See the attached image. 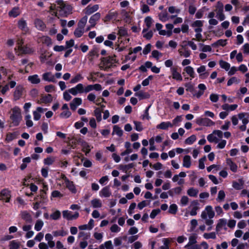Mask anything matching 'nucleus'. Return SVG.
Wrapping results in <instances>:
<instances>
[{"instance_id":"680f3d73","label":"nucleus","mask_w":249,"mask_h":249,"mask_svg":"<svg viewBox=\"0 0 249 249\" xmlns=\"http://www.w3.org/2000/svg\"><path fill=\"white\" fill-rule=\"evenodd\" d=\"M159 18L162 21H165L167 19V13L166 11L160 13L159 15Z\"/></svg>"},{"instance_id":"2eb2a0df","label":"nucleus","mask_w":249,"mask_h":249,"mask_svg":"<svg viewBox=\"0 0 249 249\" xmlns=\"http://www.w3.org/2000/svg\"><path fill=\"white\" fill-rule=\"evenodd\" d=\"M101 18L100 13L97 12L92 15L89 18V22L90 24V27H94L96 22Z\"/></svg>"},{"instance_id":"4be33fe9","label":"nucleus","mask_w":249,"mask_h":249,"mask_svg":"<svg viewBox=\"0 0 249 249\" xmlns=\"http://www.w3.org/2000/svg\"><path fill=\"white\" fill-rule=\"evenodd\" d=\"M18 26L19 29L23 31L27 32L28 30L26 21L23 18H21L18 21Z\"/></svg>"},{"instance_id":"72a5a7b5","label":"nucleus","mask_w":249,"mask_h":249,"mask_svg":"<svg viewBox=\"0 0 249 249\" xmlns=\"http://www.w3.org/2000/svg\"><path fill=\"white\" fill-rule=\"evenodd\" d=\"M135 96H137L140 100L149 98L150 97V95L148 93L144 92L142 91H140L136 93Z\"/></svg>"},{"instance_id":"7c9ffc66","label":"nucleus","mask_w":249,"mask_h":249,"mask_svg":"<svg viewBox=\"0 0 249 249\" xmlns=\"http://www.w3.org/2000/svg\"><path fill=\"white\" fill-rule=\"evenodd\" d=\"M191 165V157L188 155L185 156L183 160V166L189 168Z\"/></svg>"},{"instance_id":"6ab92c4d","label":"nucleus","mask_w":249,"mask_h":249,"mask_svg":"<svg viewBox=\"0 0 249 249\" xmlns=\"http://www.w3.org/2000/svg\"><path fill=\"white\" fill-rule=\"evenodd\" d=\"M226 163L229 166L230 170L234 173L237 171L238 166L235 163L232 161L231 159H227L226 160Z\"/></svg>"},{"instance_id":"e2e57ef3","label":"nucleus","mask_w":249,"mask_h":249,"mask_svg":"<svg viewBox=\"0 0 249 249\" xmlns=\"http://www.w3.org/2000/svg\"><path fill=\"white\" fill-rule=\"evenodd\" d=\"M160 210L159 209L152 210L150 214V218L154 219L159 213H160Z\"/></svg>"},{"instance_id":"2f4dec72","label":"nucleus","mask_w":249,"mask_h":249,"mask_svg":"<svg viewBox=\"0 0 249 249\" xmlns=\"http://www.w3.org/2000/svg\"><path fill=\"white\" fill-rule=\"evenodd\" d=\"M20 14L19 8L18 7H14L8 13L10 17L15 18Z\"/></svg>"},{"instance_id":"37998d69","label":"nucleus","mask_w":249,"mask_h":249,"mask_svg":"<svg viewBox=\"0 0 249 249\" xmlns=\"http://www.w3.org/2000/svg\"><path fill=\"white\" fill-rule=\"evenodd\" d=\"M203 236L206 239H214L216 237V234L214 232H211L210 233H205L203 235Z\"/></svg>"},{"instance_id":"c03bdc74","label":"nucleus","mask_w":249,"mask_h":249,"mask_svg":"<svg viewBox=\"0 0 249 249\" xmlns=\"http://www.w3.org/2000/svg\"><path fill=\"white\" fill-rule=\"evenodd\" d=\"M61 216L60 212L58 210L55 211L54 213L50 215V217L54 220H58Z\"/></svg>"},{"instance_id":"338daca9","label":"nucleus","mask_w":249,"mask_h":249,"mask_svg":"<svg viewBox=\"0 0 249 249\" xmlns=\"http://www.w3.org/2000/svg\"><path fill=\"white\" fill-rule=\"evenodd\" d=\"M226 143L227 142L226 140H222L218 142L216 147L219 149H223L225 147Z\"/></svg>"},{"instance_id":"a211bd4d","label":"nucleus","mask_w":249,"mask_h":249,"mask_svg":"<svg viewBox=\"0 0 249 249\" xmlns=\"http://www.w3.org/2000/svg\"><path fill=\"white\" fill-rule=\"evenodd\" d=\"M21 217L26 222L31 223L33 221L32 215L27 211H23L20 213Z\"/></svg>"},{"instance_id":"412c9836","label":"nucleus","mask_w":249,"mask_h":249,"mask_svg":"<svg viewBox=\"0 0 249 249\" xmlns=\"http://www.w3.org/2000/svg\"><path fill=\"white\" fill-rule=\"evenodd\" d=\"M42 78L45 81L55 82L54 76L51 72H47L42 75Z\"/></svg>"},{"instance_id":"79ce46f5","label":"nucleus","mask_w":249,"mask_h":249,"mask_svg":"<svg viewBox=\"0 0 249 249\" xmlns=\"http://www.w3.org/2000/svg\"><path fill=\"white\" fill-rule=\"evenodd\" d=\"M82 150L87 155L90 151V145L86 142H83L82 144Z\"/></svg>"},{"instance_id":"bb28decb","label":"nucleus","mask_w":249,"mask_h":249,"mask_svg":"<svg viewBox=\"0 0 249 249\" xmlns=\"http://www.w3.org/2000/svg\"><path fill=\"white\" fill-rule=\"evenodd\" d=\"M18 50L22 53L24 54H31L33 53L34 50L27 46H20L18 48Z\"/></svg>"},{"instance_id":"c85d7f7f","label":"nucleus","mask_w":249,"mask_h":249,"mask_svg":"<svg viewBox=\"0 0 249 249\" xmlns=\"http://www.w3.org/2000/svg\"><path fill=\"white\" fill-rule=\"evenodd\" d=\"M227 224V220L224 218L220 219L216 227V231H219L222 227L225 226Z\"/></svg>"},{"instance_id":"c756f323","label":"nucleus","mask_w":249,"mask_h":249,"mask_svg":"<svg viewBox=\"0 0 249 249\" xmlns=\"http://www.w3.org/2000/svg\"><path fill=\"white\" fill-rule=\"evenodd\" d=\"M28 80L33 84H37L40 83V79L38 77V76L36 74L29 76L28 78Z\"/></svg>"},{"instance_id":"a878e982","label":"nucleus","mask_w":249,"mask_h":249,"mask_svg":"<svg viewBox=\"0 0 249 249\" xmlns=\"http://www.w3.org/2000/svg\"><path fill=\"white\" fill-rule=\"evenodd\" d=\"M172 77L177 80L181 81L182 79L181 74L177 71V69L176 68H172L171 69Z\"/></svg>"},{"instance_id":"393cba45","label":"nucleus","mask_w":249,"mask_h":249,"mask_svg":"<svg viewBox=\"0 0 249 249\" xmlns=\"http://www.w3.org/2000/svg\"><path fill=\"white\" fill-rule=\"evenodd\" d=\"M91 205L93 208H100L102 206V201L99 198H93L90 201Z\"/></svg>"},{"instance_id":"052dcab7","label":"nucleus","mask_w":249,"mask_h":249,"mask_svg":"<svg viewBox=\"0 0 249 249\" xmlns=\"http://www.w3.org/2000/svg\"><path fill=\"white\" fill-rule=\"evenodd\" d=\"M216 13L217 17L221 21H222L225 19V17L223 14V10L216 11Z\"/></svg>"},{"instance_id":"a19ab883","label":"nucleus","mask_w":249,"mask_h":249,"mask_svg":"<svg viewBox=\"0 0 249 249\" xmlns=\"http://www.w3.org/2000/svg\"><path fill=\"white\" fill-rule=\"evenodd\" d=\"M184 71L186 73L189 74L192 78L195 77V72L193 68L191 66H187L184 69Z\"/></svg>"},{"instance_id":"f3484780","label":"nucleus","mask_w":249,"mask_h":249,"mask_svg":"<svg viewBox=\"0 0 249 249\" xmlns=\"http://www.w3.org/2000/svg\"><path fill=\"white\" fill-rule=\"evenodd\" d=\"M197 72L199 73V77L201 79L206 78L209 75V73L206 72V67L203 65L197 69Z\"/></svg>"},{"instance_id":"cd10ccee","label":"nucleus","mask_w":249,"mask_h":249,"mask_svg":"<svg viewBox=\"0 0 249 249\" xmlns=\"http://www.w3.org/2000/svg\"><path fill=\"white\" fill-rule=\"evenodd\" d=\"M117 15V13L116 12L109 11V13L106 16L104 19L105 22H107L110 20L116 18Z\"/></svg>"},{"instance_id":"603ef678","label":"nucleus","mask_w":249,"mask_h":249,"mask_svg":"<svg viewBox=\"0 0 249 249\" xmlns=\"http://www.w3.org/2000/svg\"><path fill=\"white\" fill-rule=\"evenodd\" d=\"M227 39H219L212 44L213 46H224L227 44Z\"/></svg>"},{"instance_id":"9b49d317","label":"nucleus","mask_w":249,"mask_h":249,"mask_svg":"<svg viewBox=\"0 0 249 249\" xmlns=\"http://www.w3.org/2000/svg\"><path fill=\"white\" fill-rule=\"evenodd\" d=\"M99 6L98 4H95L92 6L89 5L85 8L84 12L86 16L87 15H90L96 12L99 9Z\"/></svg>"},{"instance_id":"4c0bfd02","label":"nucleus","mask_w":249,"mask_h":249,"mask_svg":"<svg viewBox=\"0 0 249 249\" xmlns=\"http://www.w3.org/2000/svg\"><path fill=\"white\" fill-rule=\"evenodd\" d=\"M171 239L169 238L162 239V243L163 245L160 247V249H169V245L171 243Z\"/></svg>"},{"instance_id":"f257e3e1","label":"nucleus","mask_w":249,"mask_h":249,"mask_svg":"<svg viewBox=\"0 0 249 249\" xmlns=\"http://www.w3.org/2000/svg\"><path fill=\"white\" fill-rule=\"evenodd\" d=\"M87 20V16H85L79 21L78 23V27L75 29L74 32V35L76 37H80L83 35L84 27L86 24Z\"/></svg>"},{"instance_id":"de8ad7c7","label":"nucleus","mask_w":249,"mask_h":249,"mask_svg":"<svg viewBox=\"0 0 249 249\" xmlns=\"http://www.w3.org/2000/svg\"><path fill=\"white\" fill-rule=\"evenodd\" d=\"M55 160V158L49 157L43 160L44 163L45 165H51L53 164Z\"/></svg>"},{"instance_id":"dca6fc26","label":"nucleus","mask_w":249,"mask_h":249,"mask_svg":"<svg viewBox=\"0 0 249 249\" xmlns=\"http://www.w3.org/2000/svg\"><path fill=\"white\" fill-rule=\"evenodd\" d=\"M34 24L36 28L39 31H43L46 28L45 24L39 18L35 19Z\"/></svg>"},{"instance_id":"c9c22d12","label":"nucleus","mask_w":249,"mask_h":249,"mask_svg":"<svg viewBox=\"0 0 249 249\" xmlns=\"http://www.w3.org/2000/svg\"><path fill=\"white\" fill-rule=\"evenodd\" d=\"M186 1H188L190 4L189 7V13L191 15L194 14L196 10V7L193 5L194 0H186Z\"/></svg>"},{"instance_id":"e433bc0d","label":"nucleus","mask_w":249,"mask_h":249,"mask_svg":"<svg viewBox=\"0 0 249 249\" xmlns=\"http://www.w3.org/2000/svg\"><path fill=\"white\" fill-rule=\"evenodd\" d=\"M90 237V234L89 232H86L84 231H80L78 237L79 238H82L83 240L86 241L89 239Z\"/></svg>"},{"instance_id":"ddd939ff","label":"nucleus","mask_w":249,"mask_h":249,"mask_svg":"<svg viewBox=\"0 0 249 249\" xmlns=\"http://www.w3.org/2000/svg\"><path fill=\"white\" fill-rule=\"evenodd\" d=\"M10 196V191L7 189L2 190L0 193V199L3 200L6 202H9Z\"/></svg>"},{"instance_id":"f704fd0d","label":"nucleus","mask_w":249,"mask_h":249,"mask_svg":"<svg viewBox=\"0 0 249 249\" xmlns=\"http://www.w3.org/2000/svg\"><path fill=\"white\" fill-rule=\"evenodd\" d=\"M44 226V222L41 219H38L36 222L35 224L34 229L36 231H40Z\"/></svg>"},{"instance_id":"f8f14e48","label":"nucleus","mask_w":249,"mask_h":249,"mask_svg":"<svg viewBox=\"0 0 249 249\" xmlns=\"http://www.w3.org/2000/svg\"><path fill=\"white\" fill-rule=\"evenodd\" d=\"M111 195V191L109 186L103 188L99 192V196L101 197H109Z\"/></svg>"},{"instance_id":"f03ea898","label":"nucleus","mask_w":249,"mask_h":249,"mask_svg":"<svg viewBox=\"0 0 249 249\" xmlns=\"http://www.w3.org/2000/svg\"><path fill=\"white\" fill-rule=\"evenodd\" d=\"M56 3L58 5L57 8H59V12H61L62 15L66 16L71 13L72 10L71 7L68 4H66L63 0H57Z\"/></svg>"},{"instance_id":"1a4fd4ad","label":"nucleus","mask_w":249,"mask_h":249,"mask_svg":"<svg viewBox=\"0 0 249 249\" xmlns=\"http://www.w3.org/2000/svg\"><path fill=\"white\" fill-rule=\"evenodd\" d=\"M115 56V55H114L113 56H108L107 57L102 58L100 67L102 69L104 66L107 67L108 64H112L116 62V59L114 58Z\"/></svg>"},{"instance_id":"6e6552de","label":"nucleus","mask_w":249,"mask_h":249,"mask_svg":"<svg viewBox=\"0 0 249 249\" xmlns=\"http://www.w3.org/2000/svg\"><path fill=\"white\" fill-rule=\"evenodd\" d=\"M199 203L196 200L191 202L189 208L191 209L189 214L191 216H195L197 214V211L199 209Z\"/></svg>"},{"instance_id":"a18cd8bd","label":"nucleus","mask_w":249,"mask_h":249,"mask_svg":"<svg viewBox=\"0 0 249 249\" xmlns=\"http://www.w3.org/2000/svg\"><path fill=\"white\" fill-rule=\"evenodd\" d=\"M112 134H116L119 136H121L123 134V130L118 126V125H114Z\"/></svg>"},{"instance_id":"5701e85b","label":"nucleus","mask_w":249,"mask_h":249,"mask_svg":"<svg viewBox=\"0 0 249 249\" xmlns=\"http://www.w3.org/2000/svg\"><path fill=\"white\" fill-rule=\"evenodd\" d=\"M238 118L242 121L244 124H247L249 123V114L246 113H241L238 115Z\"/></svg>"},{"instance_id":"0e129e2a","label":"nucleus","mask_w":249,"mask_h":249,"mask_svg":"<svg viewBox=\"0 0 249 249\" xmlns=\"http://www.w3.org/2000/svg\"><path fill=\"white\" fill-rule=\"evenodd\" d=\"M197 123L202 124H212V122L210 119L205 118L201 119L198 120Z\"/></svg>"},{"instance_id":"20e7f679","label":"nucleus","mask_w":249,"mask_h":249,"mask_svg":"<svg viewBox=\"0 0 249 249\" xmlns=\"http://www.w3.org/2000/svg\"><path fill=\"white\" fill-rule=\"evenodd\" d=\"M223 133L220 130H214L207 136V140L210 142L217 143L223 137Z\"/></svg>"},{"instance_id":"774afa93","label":"nucleus","mask_w":249,"mask_h":249,"mask_svg":"<svg viewBox=\"0 0 249 249\" xmlns=\"http://www.w3.org/2000/svg\"><path fill=\"white\" fill-rule=\"evenodd\" d=\"M104 245L106 249H113V246L110 240L105 242Z\"/></svg>"},{"instance_id":"423d86ee","label":"nucleus","mask_w":249,"mask_h":249,"mask_svg":"<svg viewBox=\"0 0 249 249\" xmlns=\"http://www.w3.org/2000/svg\"><path fill=\"white\" fill-rule=\"evenodd\" d=\"M214 216V212L211 206H207L204 210L201 212V217L202 219H206L208 217L213 218Z\"/></svg>"},{"instance_id":"9d476101","label":"nucleus","mask_w":249,"mask_h":249,"mask_svg":"<svg viewBox=\"0 0 249 249\" xmlns=\"http://www.w3.org/2000/svg\"><path fill=\"white\" fill-rule=\"evenodd\" d=\"M68 91L73 95H76L78 93L84 92V87L83 84H78L75 87L69 89Z\"/></svg>"},{"instance_id":"0eeeda50","label":"nucleus","mask_w":249,"mask_h":249,"mask_svg":"<svg viewBox=\"0 0 249 249\" xmlns=\"http://www.w3.org/2000/svg\"><path fill=\"white\" fill-rule=\"evenodd\" d=\"M62 215L64 218L68 220H72L76 219L79 216V213L77 212L73 213L72 212L65 210L62 212Z\"/></svg>"},{"instance_id":"7ed1b4c3","label":"nucleus","mask_w":249,"mask_h":249,"mask_svg":"<svg viewBox=\"0 0 249 249\" xmlns=\"http://www.w3.org/2000/svg\"><path fill=\"white\" fill-rule=\"evenodd\" d=\"M10 119L12 120V123L19 124L20 123L22 116L20 109L19 107H16L12 109Z\"/></svg>"},{"instance_id":"4468645a","label":"nucleus","mask_w":249,"mask_h":249,"mask_svg":"<svg viewBox=\"0 0 249 249\" xmlns=\"http://www.w3.org/2000/svg\"><path fill=\"white\" fill-rule=\"evenodd\" d=\"M24 88L22 86H18L14 92V98L15 100H18L22 96Z\"/></svg>"},{"instance_id":"49530a36","label":"nucleus","mask_w":249,"mask_h":249,"mask_svg":"<svg viewBox=\"0 0 249 249\" xmlns=\"http://www.w3.org/2000/svg\"><path fill=\"white\" fill-rule=\"evenodd\" d=\"M219 65L222 68L224 69L226 71H228L230 68V64L222 60L219 61Z\"/></svg>"},{"instance_id":"8fccbe9b","label":"nucleus","mask_w":249,"mask_h":249,"mask_svg":"<svg viewBox=\"0 0 249 249\" xmlns=\"http://www.w3.org/2000/svg\"><path fill=\"white\" fill-rule=\"evenodd\" d=\"M41 100L42 103L46 104L51 102L53 100V97L51 94H48L45 96L42 97Z\"/></svg>"},{"instance_id":"aec40b11","label":"nucleus","mask_w":249,"mask_h":249,"mask_svg":"<svg viewBox=\"0 0 249 249\" xmlns=\"http://www.w3.org/2000/svg\"><path fill=\"white\" fill-rule=\"evenodd\" d=\"M82 104V100L80 98H75L70 103V107L71 109L75 110L78 106Z\"/></svg>"},{"instance_id":"69168bd1","label":"nucleus","mask_w":249,"mask_h":249,"mask_svg":"<svg viewBox=\"0 0 249 249\" xmlns=\"http://www.w3.org/2000/svg\"><path fill=\"white\" fill-rule=\"evenodd\" d=\"M144 22L146 24V25L148 28H149L152 23V19L150 17H147L145 19Z\"/></svg>"},{"instance_id":"ea45409f","label":"nucleus","mask_w":249,"mask_h":249,"mask_svg":"<svg viewBox=\"0 0 249 249\" xmlns=\"http://www.w3.org/2000/svg\"><path fill=\"white\" fill-rule=\"evenodd\" d=\"M20 243L17 240H12L10 242V249H18L19 248Z\"/></svg>"},{"instance_id":"b1692460","label":"nucleus","mask_w":249,"mask_h":249,"mask_svg":"<svg viewBox=\"0 0 249 249\" xmlns=\"http://www.w3.org/2000/svg\"><path fill=\"white\" fill-rule=\"evenodd\" d=\"M197 236L195 233L192 234L189 237V242L187 245L185 246V248H189L191 245H195L197 242L196 241Z\"/></svg>"},{"instance_id":"473e14b6","label":"nucleus","mask_w":249,"mask_h":249,"mask_svg":"<svg viewBox=\"0 0 249 249\" xmlns=\"http://www.w3.org/2000/svg\"><path fill=\"white\" fill-rule=\"evenodd\" d=\"M199 192L198 189L194 188L193 187L189 188L187 191V195L191 197H196Z\"/></svg>"},{"instance_id":"864d4df0","label":"nucleus","mask_w":249,"mask_h":249,"mask_svg":"<svg viewBox=\"0 0 249 249\" xmlns=\"http://www.w3.org/2000/svg\"><path fill=\"white\" fill-rule=\"evenodd\" d=\"M179 177L178 175H175L172 178L173 182H177L178 185H181L184 183V180L183 179H179Z\"/></svg>"},{"instance_id":"5fc2aeb1","label":"nucleus","mask_w":249,"mask_h":249,"mask_svg":"<svg viewBox=\"0 0 249 249\" xmlns=\"http://www.w3.org/2000/svg\"><path fill=\"white\" fill-rule=\"evenodd\" d=\"M178 210V206L175 204H171L169 207V213L171 214H176Z\"/></svg>"},{"instance_id":"58836bf2","label":"nucleus","mask_w":249,"mask_h":249,"mask_svg":"<svg viewBox=\"0 0 249 249\" xmlns=\"http://www.w3.org/2000/svg\"><path fill=\"white\" fill-rule=\"evenodd\" d=\"M52 233H53V235L55 237H57V236H64L68 234L67 232L66 231H64L63 230L53 231Z\"/></svg>"},{"instance_id":"6e6d98bb","label":"nucleus","mask_w":249,"mask_h":249,"mask_svg":"<svg viewBox=\"0 0 249 249\" xmlns=\"http://www.w3.org/2000/svg\"><path fill=\"white\" fill-rule=\"evenodd\" d=\"M197 224H198V222H197V220H196L195 219H192L190 221V231H194V230H195L196 227V226L197 225Z\"/></svg>"},{"instance_id":"39448f33","label":"nucleus","mask_w":249,"mask_h":249,"mask_svg":"<svg viewBox=\"0 0 249 249\" xmlns=\"http://www.w3.org/2000/svg\"><path fill=\"white\" fill-rule=\"evenodd\" d=\"M61 178L63 181L67 188H68L72 193L75 194L76 192V189L73 182L70 180L64 175H61Z\"/></svg>"},{"instance_id":"13d9d810","label":"nucleus","mask_w":249,"mask_h":249,"mask_svg":"<svg viewBox=\"0 0 249 249\" xmlns=\"http://www.w3.org/2000/svg\"><path fill=\"white\" fill-rule=\"evenodd\" d=\"M110 231L112 232H119L121 231V228L119 227L117 224H113L110 228Z\"/></svg>"},{"instance_id":"4d7b16f0","label":"nucleus","mask_w":249,"mask_h":249,"mask_svg":"<svg viewBox=\"0 0 249 249\" xmlns=\"http://www.w3.org/2000/svg\"><path fill=\"white\" fill-rule=\"evenodd\" d=\"M225 197V194L224 191L220 190L218 192V196L216 198L217 201H222L224 199Z\"/></svg>"},{"instance_id":"09e8293b","label":"nucleus","mask_w":249,"mask_h":249,"mask_svg":"<svg viewBox=\"0 0 249 249\" xmlns=\"http://www.w3.org/2000/svg\"><path fill=\"white\" fill-rule=\"evenodd\" d=\"M17 135L18 134L16 132L13 133H9L6 136V141L8 142L12 141L14 139L17 138Z\"/></svg>"},{"instance_id":"3c124183","label":"nucleus","mask_w":249,"mask_h":249,"mask_svg":"<svg viewBox=\"0 0 249 249\" xmlns=\"http://www.w3.org/2000/svg\"><path fill=\"white\" fill-rule=\"evenodd\" d=\"M189 202V198L185 196L181 197L180 201V204L181 206L184 207L186 206Z\"/></svg>"},{"instance_id":"bf43d9fd","label":"nucleus","mask_w":249,"mask_h":249,"mask_svg":"<svg viewBox=\"0 0 249 249\" xmlns=\"http://www.w3.org/2000/svg\"><path fill=\"white\" fill-rule=\"evenodd\" d=\"M196 140V137L195 135H192L185 140V142L188 144H192Z\"/></svg>"}]
</instances>
